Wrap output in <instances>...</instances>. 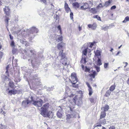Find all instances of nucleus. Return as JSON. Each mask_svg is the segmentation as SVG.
<instances>
[{"label":"nucleus","mask_w":129,"mask_h":129,"mask_svg":"<svg viewBox=\"0 0 129 129\" xmlns=\"http://www.w3.org/2000/svg\"><path fill=\"white\" fill-rule=\"evenodd\" d=\"M29 98L31 100V103L34 106L38 107H41L43 103V101L41 99L37 97L34 94L30 93Z\"/></svg>","instance_id":"f257e3e1"},{"label":"nucleus","mask_w":129,"mask_h":129,"mask_svg":"<svg viewBox=\"0 0 129 129\" xmlns=\"http://www.w3.org/2000/svg\"><path fill=\"white\" fill-rule=\"evenodd\" d=\"M82 5L80 7V9L82 10H85L88 9L89 7V6L87 3H82Z\"/></svg>","instance_id":"423d86ee"},{"label":"nucleus","mask_w":129,"mask_h":129,"mask_svg":"<svg viewBox=\"0 0 129 129\" xmlns=\"http://www.w3.org/2000/svg\"><path fill=\"white\" fill-rule=\"evenodd\" d=\"M77 82V81H76L75 82H73L72 81V83L73 84H75Z\"/></svg>","instance_id":"e2e57ef3"},{"label":"nucleus","mask_w":129,"mask_h":129,"mask_svg":"<svg viewBox=\"0 0 129 129\" xmlns=\"http://www.w3.org/2000/svg\"><path fill=\"white\" fill-rule=\"evenodd\" d=\"M53 89V88L52 87H49L47 89V90L48 91H50L51 90H52Z\"/></svg>","instance_id":"c03bdc74"},{"label":"nucleus","mask_w":129,"mask_h":129,"mask_svg":"<svg viewBox=\"0 0 129 129\" xmlns=\"http://www.w3.org/2000/svg\"><path fill=\"white\" fill-rule=\"evenodd\" d=\"M111 92L110 91L108 90L106 92V94L107 95H109L111 94Z\"/></svg>","instance_id":"58836bf2"},{"label":"nucleus","mask_w":129,"mask_h":129,"mask_svg":"<svg viewBox=\"0 0 129 129\" xmlns=\"http://www.w3.org/2000/svg\"><path fill=\"white\" fill-rule=\"evenodd\" d=\"M50 105L48 103H46L44 104L41 108H43L44 109L48 110Z\"/></svg>","instance_id":"dca6fc26"},{"label":"nucleus","mask_w":129,"mask_h":129,"mask_svg":"<svg viewBox=\"0 0 129 129\" xmlns=\"http://www.w3.org/2000/svg\"><path fill=\"white\" fill-rule=\"evenodd\" d=\"M129 21V17L128 16H127L126 17L124 20L123 21V23H126V22Z\"/></svg>","instance_id":"393cba45"},{"label":"nucleus","mask_w":129,"mask_h":129,"mask_svg":"<svg viewBox=\"0 0 129 129\" xmlns=\"http://www.w3.org/2000/svg\"><path fill=\"white\" fill-rule=\"evenodd\" d=\"M41 2L43 3H44L46 4L47 3L46 0H40Z\"/></svg>","instance_id":"4c0bfd02"},{"label":"nucleus","mask_w":129,"mask_h":129,"mask_svg":"<svg viewBox=\"0 0 129 129\" xmlns=\"http://www.w3.org/2000/svg\"><path fill=\"white\" fill-rule=\"evenodd\" d=\"M38 29L35 27H33L31 28L29 31L30 33V34H33L34 33H36L38 32Z\"/></svg>","instance_id":"0eeeda50"},{"label":"nucleus","mask_w":129,"mask_h":129,"mask_svg":"<svg viewBox=\"0 0 129 129\" xmlns=\"http://www.w3.org/2000/svg\"><path fill=\"white\" fill-rule=\"evenodd\" d=\"M17 51V49L13 48L12 51V53L14 54H15Z\"/></svg>","instance_id":"f704fd0d"},{"label":"nucleus","mask_w":129,"mask_h":129,"mask_svg":"<svg viewBox=\"0 0 129 129\" xmlns=\"http://www.w3.org/2000/svg\"><path fill=\"white\" fill-rule=\"evenodd\" d=\"M106 116V113L105 112L103 111L101 112V116L100 119H102L104 118Z\"/></svg>","instance_id":"5701e85b"},{"label":"nucleus","mask_w":129,"mask_h":129,"mask_svg":"<svg viewBox=\"0 0 129 129\" xmlns=\"http://www.w3.org/2000/svg\"><path fill=\"white\" fill-rule=\"evenodd\" d=\"M88 26L89 28H91L92 29L94 30L96 28L97 25L95 23H93L92 24H88Z\"/></svg>","instance_id":"1a4fd4ad"},{"label":"nucleus","mask_w":129,"mask_h":129,"mask_svg":"<svg viewBox=\"0 0 129 129\" xmlns=\"http://www.w3.org/2000/svg\"><path fill=\"white\" fill-rule=\"evenodd\" d=\"M71 117H76V113L75 112L74 113H73L72 114H71Z\"/></svg>","instance_id":"72a5a7b5"},{"label":"nucleus","mask_w":129,"mask_h":129,"mask_svg":"<svg viewBox=\"0 0 129 129\" xmlns=\"http://www.w3.org/2000/svg\"><path fill=\"white\" fill-rule=\"evenodd\" d=\"M104 111L105 112L107 111L109 109V107L108 105L105 106L104 107H103Z\"/></svg>","instance_id":"a878e982"},{"label":"nucleus","mask_w":129,"mask_h":129,"mask_svg":"<svg viewBox=\"0 0 129 129\" xmlns=\"http://www.w3.org/2000/svg\"><path fill=\"white\" fill-rule=\"evenodd\" d=\"M102 126L101 124H99L96 125H95V127H101Z\"/></svg>","instance_id":"4d7b16f0"},{"label":"nucleus","mask_w":129,"mask_h":129,"mask_svg":"<svg viewBox=\"0 0 129 129\" xmlns=\"http://www.w3.org/2000/svg\"><path fill=\"white\" fill-rule=\"evenodd\" d=\"M17 93V90L15 89L10 90L8 92V94L10 95H11L12 94H16Z\"/></svg>","instance_id":"2eb2a0df"},{"label":"nucleus","mask_w":129,"mask_h":129,"mask_svg":"<svg viewBox=\"0 0 129 129\" xmlns=\"http://www.w3.org/2000/svg\"><path fill=\"white\" fill-rule=\"evenodd\" d=\"M101 123H103V124H105L106 123V120L104 119L101 122Z\"/></svg>","instance_id":"603ef678"},{"label":"nucleus","mask_w":129,"mask_h":129,"mask_svg":"<svg viewBox=\"0 0 129 129\" xmlns=\"http://www.w3.org/2000/svg\"><path fill=\"white\" fill-rule=\"evenodd\" d=\"M90 76L91 77H92L93 78H95V75H94L93 74H91L90 75Z\"/></svg>","instance_id":"6e6d98bb"},{"label":"nucleus","mask_w":129,"mask_h":129,"mask_svg":"<svg viewBox=\"0 0 129 129\" xmlns=\"http://www.w3.org/2000/svg\"><path fill=\"white\" fill-rule=\"evenodd\" d=\"M116 8V6L114 5L112 6L111 8V9L113 10L115 9Z\"/></svg>","instance_id":"8fccbe9b"},{"label":"nucleus","mask_w":129,"mask_h":129,"mask_svg":"<svg viewBox=\"0 0 129 129\" xmlns=\"http://www.w3.org/2000/svg\"><path fill=\"white\" fill-rule=\"evenodd\" d=\"M20 42L23 44H26V41L25 40H20Z\"/></svg>","instance_id":"7c9ffc66"},{"label":"nucleus","mask_w":129,"mask_h":129,"mask_svg":"<svg viewBox=\"0 0 129 129\" xmlns=\"http://www.w3.org/2000/svg\"><path fill=\"white\" fill-rule=\"evenodd\" d=\"M62 64H63V65H64L65 66H66L67 64V63L66 62L64 63V64L63 62L62 63Z\"/></svg>","instance_id":"338daca9"},{"label":"nucleus","mask_w":129,"mask_h":129,"mask_svg":"<svg viewBox=\"0 0 129 129\" xmlns=\"http://www.w3.org/2000/svg\"><path fill=\"white\" fill-rule=\"evenodd\" d=\"M102 64L101 61V60L100 58H98V60L97 64L99 66H100Z\"/></svg>","instance_id":"bb28decb"},{"label":"nucleus","mask_w":129,"mask_h":129,"mask_svg":"<svg viewBox=\"0 0 129 129\" xmlns=\"http://www.w3.org/2000/svg\"><path fill=\"white\" fill-rule=\"evenodd\" d=\"M86 84L89 88L88 91H89V95H91L93 93L92 88L90 85V84L88 82H86Z\"/></svg>","instance_id":"f8f14e48"},{"label":"nucleus","mask_w":129,"mask_h":129,"mask_svg":"<svg viewBox=\"0 0 129 129\" xmlns=\"http://www.w3.org/2000/svg\"><path fill=\"white\" fill-rule=\"evenodd\" d=\"M70 16L71 19L72 20L73 19V13L72 12H71L70 15Z\"/></svg>","instance_id":"c9c22d12"},{"label":"nucleus","mask_w":129,"mask_h":129,"mask_svg":"<svg viewBox=\"0 0 129 129\" xmlns=\"http://www.w3.org/2000/svg\"><path fill=\"white\" fill-rule=\"evenodd\" d=\"M95 55L97 56L98 58H101V52L99 50H97L96 51H94Z\"/></svg>","instance_id":"4468645a"},{"label":"nucleus","mask_w":129,"mask_h":129,"mask_svg":"<svg viewBox=\"0 0 129 129\" xmlns=\"http://www.w3.org/2000/svg\"><path fill=\"white\" fill-rule=\"evenodd\" d=\"M63 50L60 51L59 53V56L61 57V59L63 60L65 62H66L67 60V58L66 57L65 54L63 53Z\"/></svg>","instance_id":"20e7f679"},{"label":"nucleus","mask_w":129,"mask_h":129,"mask_svg":"<svg viewBox=\"0 0 129 129\" xmlns=\"http://www.w3.org/2000/svg\"><path fill=\"white\" fill-rule=\"evenodd\" d=\"M72 81L73 82H76V81H77V79L76 77L73 78H72Z\"/></svg>","instance_id":"e433bc0d"},{"label":"nucleus","mask_w":129,"mask_h":129,"mask_svg":"<svg viewBox=\"0 0 129 129\" xmlns=\"http://www.w3.org/2000/svg\"><path fill=\"white\" fill-rule=\"evenodd\" d=\"M31 103V101H29L28 100H25L22 102V104L23 106L26 107L27 106L28 104Z\"/></svg>","instance_id":"9d476101"},{"label":"nucleus","mask_w":129,"mask_h":129,"mask_svg":"<svg viewBox=\"0 0 129 129\" xmlns=\"http://www.w3.org/2000/svg\"><path fill=\"white\" fill-rule=\"evenodd\" d=\"M11 45L13 47H14V43L13 41H12L11 43Z\"/></svg>","instance_id":"79ce46f5"},{"label":"nucleus","mask_w":129,"mask_h":129,"mask_svg":"<svg viewBox=\"0 0 129 129\" xmlns=\"http://www.w3.org/2000/svg\"><path fill=\"white\" fill-rule=\"evenodd\" d=\"M89 100L91 103H93L94 102V99L92 98H90Z\"/></svg>","instance_id":"49530a36"},{"label":"nucleus","mask_w":129,"mask_h":129,"mask_svg":"<svg viewBox=\"0 0 129 129\" xmlns=\"http://www.w3.org/2000/svg\"><path fill=\"white\" fill-rule=\"evenodd\" d=\"M64 45V44L63 43H61L58 44L57 45V48L58 49H61L62 47Z\"/></svg>","instance_id":"a211bd4d"},{"label":"nucleus","mask_w":129,"mask_h":129,"mask_svg":"<svg viewBox=\"0 0 129 129\" xmlns=\"http://www.w3.org/2000/svg\"><path fill=\"white\" fill-rule=\"evenodd\" d=\"M89 71V69L88 68H87V67H86L85 69V72H88Z\"/></svg>","instance_id":"3c124183"},{"label":"nucleus","mask_w":129,"mask_h":129,"mask_svg":"<svg viewBox=\"0 0 129 129\" xmlns=\"http://www.w3.org/2000/svg\"><path fill=\"white\" fill-rule=\"evenodd\" d=\"M30 53H29V55H27L28 52L26 50H25L24 53L25 55H24L23 59H25L26 58L30 57V59H29L28 60L29 61L30 60L31 64H33L34 63V62H35V60H36V55L35 53H33V50H30Z\"/></svg>","instance_id":"7ed1b4c3"},{"label":"nucleus","mask_w":129,"mask_h":129,"mask_svg":"<svg viewBox=\"0 0 129 129\" xmlns=\"http://www.w3.org/2000/svg\"><path fill=\"white\" fill-rule=\"evenodd\" d=\"M120 53V51H118L117 54H116V56H117L119 55V54Z\"/></svg>","instance_id":"774afa93"},{"label":"nucleus","mask_w":129,"mask_h":129,"mask_svg":"<svg viewBox=\"0 0 129 129\" xmlns=\"http://www.w3.org/2000/svg\"><path fill=\"white\" fill-rule=\"evenodd\" d=\"M115 89V86L114 85H112L110 87L109 90L111 91H113Z\"/></svg>","instance_id":"c756f323"},{"label":"nucleus","mask_w":129,"mask_h":129,"mask_svg":"<svg viewBox=\"0 0 129 129\" xmlns=\"http://www.w3.org/2000/svg\"><path fill=\"white\" fill-rule=\"evenodd\" d=\"M64 7L65 9L69 8L68 7V5L66 3H65Z\"/></svg>","instance_id":"a18cd8bd"},{"label":"nucleus","mask_w":129,"mask_h":129,"mask_svg":"<svg viewBox=\"0 0 129 129\" xmlns=\"http://www.w3.org/2000/svg\"><path fill=\"white\" fill-rule=\"evenodd\" d=\"M71 115L68 114L67 115V118L69 119L71 118Z\"/></svg>","instance_id":"37998d69"},{"label":"nucleus","mask_w":129,"mask_h":129,"mask_svg":"<svg viewBox=\"0 0 129 129\" xmlns=\"http://www.w3.org/2000/svg\"><path fill=\"white\" fill-rule=\"evenodd\" d=\"M98 20L101 21V18L99 17H98L97 18Z\"/></svg>","instance_id":"680f3d73"},{"label":"nucleus","mask_w":129,"mask_h":129,"mask_svg":"<svg viewBox=\"0 0 129 129\" xmlns=\"http://www.w3.org/2000/svg\"><path fill=\"white\" fill-rule=\"evenodd\" d=\"M112 2V0H109L106 2L104 5V6L107 7L109 6Z\"/></svg>","instance_id":"f3484780"},{"label":"nucleus","mask_w":129,"mask_h":129,"mask_svg":"<svg viewBox=\"0 0 129 129\" xmlns=\"http://www.w3.org/2000/svg\"><path fill=\"white\" fill-rule=\"evenodd\" d=\"M65 9L67 13H68L69 12V11H71V10L69 8Z\"/></svg>","instance_id":"de8ad7c7"},{"label":"nucleus","mask_w":129,"mask_h":129,"mask_svg":"<svg viewBox=\"0 0 129 129\" xmlns=\"http://www.w3.org/2000/svg\"><path fill=\"white\" fill-rule=\"evenodd\" d=\"M95 67L98 72H99L100 71V67H98L96 66H95Z\"/></svg>","instance_id":"473e14b6"},{"label":"nucleus","mask_w":129,"mask_h":129,"mask_svg":"<svg viewBox=\"0 0 129 129\" xmlns=\"http://www.w3.org/2000/svg\"><path fill=\"white\" fill-rule=\"evenodd\" d=\"M98 16L97 15H95L94 16V18H97Z\"/></svg>","instance_id":"69168bd1"},{"label":"nucleus","mask_w":129,"mask_h":129,"mask_svg":"<svg viewBox=\"0 0 129 129\" xmlns=\"http://www.w3.org/2000/svg\"><path fill=\"white\" fill-rule=\"evenodd\" d=\"M62 40V36H57V38L56 39V40L58 42H59L61 41Z\"/></svg>","instance_id":"aec40b11"},{"label":"nucleus","mask_w":129,"mask_h":129,"mask_svg":"<svg viewBox=\"0 0 129 129\" xmlns=\"http://www.w3.org/2000/svg\"><path fill=\"white\" fill-rule=\"evenodd\" d=\"M82 29V27H80V26H79V31H81Z\"/></svg>","instance_id":"bf43d9fd"},{"label":"nucleus","mask_w":129,"mask_h":129,"mask_svg":"<svg viewBox=\"0 0 129 129\" xmlns=\"http://www.w3.org/2000/svg\"><path fill=\"white\" fill-rule=\"evenodd\" d=\"M111 26H103L102 27L101 29L102 30L104 31H106L108 30V29Z\"/></svg>","instance_id":"412c9836"},{"label":"nucleus","mask_w":129,"mask_h":129,"mask_svg":"<svg viewBox=\"0 0 129 129\" xmlns=\"http://www.w3.org/2000/svg\"><path fill=\"white\" fill-rule=\"evenodd\" d=\"M9 67V65H8L6 67V69L7 70V71L6 72V73H7V75H8V69Z\"/></svg>","instance_id":"ea45409f"},{"label":"nucleus","mask_w":129,"mask_h":129,"mask_svg":"<svg viewBox=\"0 0 129 129\" xmlns=\"http://www.w3.org/2000/svg\"><path fill=\"white\" fill-rule=\"evenodd\" d=\"M2 53L1 52H0V58L2 57Z\"/></svg>","instance_id":"13d9d810"},{"label":"nucleus","mask_w":129,"mask_h":129,"mask_svg":"<svg viewBox=\"0 0 129 129\" xmlns=\"http://www.w3.org/2000/svg\"><path fill=\"white\" fill-rule=\"evenodd\" d=\"M94 43V42L85 43L82 48L83 54L85 55H86L87 52H90L91 51V48Z\"/></svg>","instance_id":"f03ea898"},{"label":"nucleus","mask_w":129,"mask_h":129,"mask_svg":"<svg viewBox=\"0 0 129 129\" xmlns=\"http://www.w3.org/2000/svg\"><path fill=\"white\" fill-rule=\"evenodd\" d=\"M9 36L10 37V39L12 40L13 39V37L10 34L9 35Z\"/></svg>","instance_id":"5fc2aeb1"},{"label":"nucleus","mask_w":129,"mask_h":129,"mask_svg":"<svg viewBox=\"0 0 129 129\" xmlns=\"http://www.w3.org/2000/svg\"><path fill=\"white\" fill-rule=\"evenodd\" d=\"M71 78L76 77V75L75 74V73H72L71 75Z\"/></svg>","instance_id":"2f4dec72"},{"label":"nucleus","mask_w":129,"mask_h":129,"mask_svg":"<svg viewBox=\"0 0 129 129\" xmlns=\"http://www.w3.org/2000/svg\"><path fill=\"white\" fill-rule=\"evenodd\" d=\"M108 63H105L104 64V67L105 68H106L108 65Z\"/></svg>","instance_id":"a19ab883"},{"label":"nucleus","mask_w":129,"mask_h":129,"mask_svg":"<svg viewBox=\"0 0 129 129\" xmlns=\"http://www.w3.org/2000/svg\"><path fill=\"white\" fill-rule=\"evenodd\" d=\"M62 109L61 108V107H60V109H59L57 113V115L59 118H61L62 117Z\"/></svg>","instance_id":"6e6552de"},{"label":"nucleus","mask_w":129,"mask_h":129,"mask_svg":"<svg viewBox=\"0 0 129 129\" xmlns=\"http://www.w3.org/2000/svg\"><path fill=\"white\" fill-rule=\"evenodd\" d=\"M73 5L74 6L75 8H78L79 7V5L78 2H75L73 3Z\"/></svg>","instance_id":"4be33fe9"},{"label":"nucleus","mask_w":129,"mask_h":129,"mask_svg":"<svg viewBox=\"0 0 129 129\" xmlns=\"http://www.w3.org/2000/svg\"><path fill=\"white\" fill-rule=\"evenodd\" d=\"M48 111L47 110L44 109L43 108H41L40 114L44 117H47Z\"/></svg>","instance_id":"39448f33"},{"label":"nucleus","mask_w":129,"mask_h":129,"mask_svg":"<svg viewBox=\"0 0 129 129\" xmlns=\"http://www.w3.org/2000/svg\"><path fill=\"white\" fill-rule=\"evenodd\" d=\"M21 31V32L20 33V34L21 35H22L23 36H24L25 37V36L24 35V33H23V32H25V30L24 29H23L22 30H17V31H16V33L17 34H18Z\"/></svg>","instance_id":"6ab92c4d"},{"label":"nucleus","mask_w":129,"mask_h":129,"mask_svg":"<svg viewBox=\"0 0 129 129\" xmlns=\"http://www.w3.org/2000/svg\"><path fill=\"white\" fill-rule=\"evenodd\" d=\"M57 28L58 29L60 30V34H61V28L60 25H58L57 27Z\"/></svg>","instance_id":"09e8293b"},{"label":"nucleus","mask_w":129,"mask_h":129,"mask_svg":"<svg viewBox=\"0 0 129 129\" xmlns=\"http://www.w3.org/2000/svg\"><path fill=\"white\" fill-rule=\"evenodd\" d=\"M115 127L114 126H112L109 127V129H115Z\"/></svg>","instance_id":"864d4df0"},{"label":"nucleus","mask_w":129,"mask_h":129,"mask_svg":"<svg viewBox=\"0 0 129 129\" xmlns=\"http://www.w3.org/2000/svg\"><path fill=\"white\" fill-rule=\"evenodd\" d=\"M123 63H125V66H124V68H125V67L126 66H127V62H123Z\"/></svg>","instance_id":"052dcab7"},{"label":"nucleus","mask_w":129,"mask_h":129,"mask_svg":"<svg viewBox=\"0 0 129 129\" xmlns=\"http://www.w3.org/2000/svg\"><path fill=\"white\" fill-rule=\"evenodd\" d=\"M81 62L83 63H85L86 62V58L85 57H83L81 61Z\"/></svg>","instance_id":"b1692460"},{"label":"nucleus","mask_w":129,"mask_h":129,"mask_svg":"<svg viewBox=\"0 0 129 129\" xmlns=\"http://www.w3.org/2000/svg\"><path fill=\"white\" fill-rule=\"evenodd\" d=\"M7 128V126L5 125H3L2 124H0V129H6Z\"/></svg>","instance_id":"cd10ccee"},{"label":"nucleus","mask_w":129,"mask_h":129,"mask_svg":"<svg viewBox=\"0 0 129 129\" xmlns=\"http://www.w3.org/2000/svg\"><path fill=\"white\" fill-rule=\"evenodd\" d=\"M93 74L94 75H95L96 74V73L95 71H94L93 72Z\"/></svg>","instance_id":"0e129e2a"},{"label":"nucleus","mask_w":129,"mask_h":129,"mask_svg":"<svg viewBox=\"0 0 129 129\" xmlns=\"http://www.w3.org/2000/svg\"><path fill=\"white\" fill-rule=\"evenodd\" d=\"M48 116L47 117H49L51 115L52 116L53 115L52 114V112L51 111H49L48 112V111L47 112Z\"/></svg>","instance_id":"c85d7f7f"},{"label":"nucleus","mask_w":129,"mask_h":129,"mask_svg":"<svg viewBox=\"0 0 129 129\" xmlns=\"http://www.w3.org/2000/svg\"><path fill=\"white\" fill-rule=\"evenodd\" d=\"M7 80L8 81H9V86L12 88H14V84L13 82H11V81H10L9 80V79L8 78V77L7 76H5V81Z\"/></svg>","instance_id":"ddd939ff"},{"label":"nucleus","mask_w":129,"mask_h":129,"mask_svg":"<svg viewBox=\"0 0 129 129\" xmlns=\"http://www.w3.org/2000/svg\"><path fill=\"white\" fill-rule=\"evenodd\" d=\"M5 13L7 16L9 15V13L10 10V9L8 7H5V8L3 9Z\"/></svg>","instance_id":"9b49d317"}]
</instances>
